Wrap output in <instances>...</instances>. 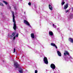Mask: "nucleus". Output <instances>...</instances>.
Segmentation results:
<instances>
[{
  "mask_svg": "<svg viewBox=\"0 0 73 73\" xmlns=\"http://www.w3.org/2000/svg\"><path fill=\"white\" fill-rule=\"evenodd\" d=\"M12 13L13 14V21L14 23V25L13 26V29H14V31L16 30V21H15V13L13 11H12Z\"/></svg>",
  "mask_w": 73,
  "mask_h": 73,
  "instance_id": "f257e3e1",
  "label": "nucleus"
},
{
  "mask_svg": "<svg viewBox=\"0 0 73 73\" xmlns=\"http://www.w3.org/2000/svg\"><path fill=\"white\" fill-rule=\"evenodd\" d=\"M44 63L46 64H48V59L46 57H44Z\"/></svg>",
  "mask_w": 73,
  "mask_h": 73,
  "instance_id": "f03ea898",
  "label": "nucleus"
},
{
  "mask_svg": "<svg viewBox=\"0 0 73 73\" xmlns=\"http://www.w3.org/2000/svg\"><path fill=\"white\" fill-rule=\"evenodd\" d=\"M24 23L25 24H26L28 26H31L30 24L29 23V22L26 20H24Z\"/></svg>",
  "mask_w": 73,
  "mask_h": 73,
  "instance_id": "7ed1b4c3",
  "label": "nucleus"
},
{
  "mask_svg": "<svg viewBox=\"0 0 73 73\" xmlns=\"http://www.w3.org/2000/svg\"><path fill=\"white\" fill-rule=\"evenodd\" d=\"M14 65L15 66H16V68H19V64H18L17 62H14Z\"/></svg>",
  "mask_w": 73,
  "mask_h": 73,
  "instance_id": "20e7f679",
  "label": "nucleus"
},
{
  "mask_svg": "<svg viewBox=\"0 0 73 73\" xmlns=\"http://www.w3.org/2000/svg\"><path fill=\"white\" fill-rule=\"evenodd\" d=\"M50 67L51 68H52L53 69H56V66H55L54 64H51Z\"/></svg>",
  "mask_w": 73,
  "mask_h": 73,
  "instance_id": "39448f33",
  "label": "nucleus"
},
{
  "mask_svg": "<svg viewBox=\"0 0 73 73\" xmlns=\"http://www.w3.org/2000/svg\"><path fill=\"white\" fill-rule=\"evenodd\" d=\"M68 3L66 4L64 6V9H67L68 7Z\"/></svg>",
  "mask_w": 73,
  "mask_h": 73,
  "instance_id": "423d86ee",
  "label": "nucleus"
},
{
  "mask_svg": "<svg viewBox=\"0 0 73 73\" xmlns=\"http://www.w3.org/2000/svg\"><path fill=\"white\" fill-rule=\"evenodd\" d=\"M49 9H50L51 11H52V10H53V7L50 5H49Z\"/></svg>",
  "mask_w": 73,
  "mask_h": 73,
  "instance_id": "0eeeda50",
  "label": "nucleus"
},
{
  "mask_svg": "<svg viewBox=\"0 0 73 73\" xmlns=\"http://www.w3.org/2000/svg\"><path fill=\"white\" fill-rule=\"evenodd\" d=\"M57 53H58V54L59 56H61V52H60V51H57Z\"/></svg>",
  "mask_w": 73,
  "mask_h": 73,
  "instance_id": "6e6552de",
  "label": "nucleus"
},
{
  "mask_svg": "<svg viewBox=\"0 0 73 73\" xmlns=\"http://www.w3.org/2000/svg\"><path fill=\"white\" fill-rule=\"evenodd\" d=\"M31 36L32 38H35V35L33 33L31 34Z\"/></svg>",
  "mask_w": 73,
  "mask_h": 73,
  "instance_id": "1a4fd4ad",
  "label": "nucleus"
},
{
  "mask_svg": "<svg viewBox=\"0 0 73 73\" xmlns=\"http://www.w3.org/2000/svg\"><path fill=\"white\" fill-rule=\"evenodd\" d=\"M69 40L71 42H72V43H73V39L70 38H69Z\"/></svg>",
  "mask_w": 73,
  "mask_h": 73,
  "instance_id": "9d476101",
  "label": "nucleus"
},
{
  "mask_svg": "<svg viewBox=\"0 0 73 73\" xmlns=\"http://www.w3.org/2000/svg\"><path fill=\"white\" fill-rule=\"evenodd\" d=\"M49 34L50 36H52L53 35V33L52 31L50 32L49 33Z\"/></svg>",
  "mask_w": 73,
  "mask_h": 73,
  "instance_id": "9b49d317",
  "label": "nucleus"
},
{
  "mask_svg": "<svg viewBox=\"0 0 73 73\" xmlns=\"http://www.w3.org/2000/svg\"><path fill=\"white\" fill-rule=\"evenodd\" d=\"M19 69L20 70H19L20 73H23V69H21V68H19Z\"/></svg>",
  "mask_w": 73,
  "mask_h": 73,
  "instance_id": "f8f14e48",
  "label": "nucleus"
},
{
  "mask_svg": "<svg viewBox=\"0 0 73 73\" xmlns=\"http://www.w3.org/2000/svg\"><path fill=\"white\" fill-rule=\"evenodd\" d=\"M62 2L61 3V5H64V4L65 3V2H64V0H62Z\"/></svg>",
  "mask_w": 73,
  "mask_h": 73,
  "instance_id": "ddd939ff",
  "label": "nucleus"
},
{
  "mask_svg": "<svg viewBox=\"0 0 73 73\" xmlns=\"http://www.w3.org/2000/svg\"><path fill=\"white\" fill-rule=\"evenodd\" d=\"M65 52L66 54H67V55L69 56V53L67 51H65Z\"/></svg>",
  "mask_w": 73,
  "mask_h": 73,
  "instance_id": "4468645a",
  "label": "nucleus"
},
{
  "mask_svg": "<svg viewBox=\"0 0 73 73\" xmlns=\"http://www.w3.org/2000/svg\"><path fill=\"white\" fill-rule=\"evenodd\" d=\"M3 2L6 5H8V3H7V2L6 1H3Z\"/></svg>",
  "mask_w": 73,
  "mask_h": 73,
  "instance_id": "2eb2a0df",
  "label": "nucleus"
},
{
  "mask_svg": "<svg viewBox=\"0 0 73 73\" xmlns=\"http://www.w3.org/2000/svg\"><path fill=\"white\" fill-rule=\"evenodd\" d=\"M15 33L13 32L12 33L11 35L12 36H15Z\"/></svg>",
  "mask_w": 73,
  "mask_h": 73,
  "instance_id": "dca6fc26",
  "label": "nucleus"
},
{
  "mask_svg": "<svg viewBox=\"0 0 73 73\" xmlns=\"http://www.w3.org/2000/svg\"><path fill=\"white\" fill-rule=\"evenodd\" d=\"M51 45H52V46H55V45H56V44H54V43H51Z\"/></svg>",
  "mask_w": 73,
  "mask_h": 73,
  "instance_id": "f3484780",
  "label": "nucleus"
},
{
  "mask_svg": "<svg viewBox=\"0 0 73 73\" xmlns=\"http://www.w3.org/2000/svg\"><path fill=\"white\" fill-rule=\"evenodd\" d=\"M0 5L2 6V7L4 6V5L3 4V3L0 2Z\"/></svg>",
  "mask_w": 73,
  "mask_h": 73,
  "instance_id": "a211bd4d",
  "label": "nucleus"
},
{
  "mask_svg": "<svg viewBox=\"0 0 73 73\" xmlns=\"http://www.w3.org/2000/svg\"><path fill=\"white\" fill-rule=\"evenodd\" d=\"M13 37V36L12 35H10L9 36V38H12Z\"/></svg>",
  "mask_w": 73,
  "mask_h": 73,
  "instance_id": "6ab92c4d",
  "label": "nucleus"
},
{
  "mask_svg": "<svg viewBox=\"0 0 73 73\" xmlns=\"http://www.w3.org/2000/svg\"><path fill=\"white\" fill-rule=\"evenodd\" d=\"M16 36V37H18V36H19V33H17Z\"/></svg>",
  "mask_w": 73,
  "mask_h": 73,
  "instance_id": "aec40b11",
  "label": "nucleus"
},
{
  "mask_svg": "<svg viewBox=\"0 0 73 73\" xmlns=\"http://www.w3.org/2000/svg\"><path fill=\"white\" fill-rule=\"evenodd\" d=\"M38 71H37V70H36L35 71V73H37Z\"/></svg>",
  "mask_w": 73,
  "mask_h": 73,
  "instance_id": "412c9836",
  "label": "nucleus"
},
{
  "mask_svg": "<svg viewBox=\"0 0 73 73\" xmlns=\"http://www.w3.org/2000/svg\"><path fill=\"white\" fill-rule=\"evenodd\" d=\"M64 55L65 56H66L67 55V54H66V53L64 52Z\"/></svg>",
  "mask_w": 73,
  "mask_h": 73,
  "instance_id": "4be33fe9",
  "label": "nucleus"
},
{
  "mask_svg": "<svg viewBox=\"0 0 73 73\" xmlns=\"http://www.w3.org/2000/svg\"><path fill=\"white\" fill-rule=\"evenodd\" d=\"M28 5H31V2H29L28 3Z\"/></svg>",
  "mask_w": 73,
  "mask_h": 73,
  "instance_id": "5701e85b",
  "label": "nucleus"
},
{
  "mask_svg": "<svg viewBox=\"0 0 73 73\" xmlns=\"http://www.w3.org/2000/svg\"><path fill=\"white\" fill-rule=\"evenodd\" d=\"M54 46H55V47L56 49H57V46H56V44Z\"/></svg>",
  "mask_w": 73,
  "mask_h": 73,
  "instance_id": "b1692460",
  "label": "nucleus"
},
{
  "mask_svg": "<svg viewBox=\"0 0 73 73\" xmlns=\"http://www.w3.org/2000/svg\"><path fill=\"white\" fill-rule=\"evenodd\" d=\"M16 50L15 49V48L14 49V52H13V53L15 52V51Z\"/></svg>",
  "mask_w": 73,
  "mask_h": 73,
  "instance_id": "393cba45",
  "label": "nucleus"
},
{
  "mask_svg": "<svg viewBox=\"0 0 73 73\" xmlns=\"http://www.w3.org/2000/svg\"><path fill=\"white\" fill-rule=\"evenodd\" d=\"M15 38H16V36H14L13 40H15Z\"/></svg>",
  "mask_w": 73,
  "mask_h": 73,
  "instance_id": "a878e982",
  "label": "nucleus"
},
{
  "mask_svg": "<svg viewBox=\"0 0 73 73\" xmlns=\"http://www.w3.org/2000/svg\"><path fill=\"white\" fill-rule=\"evenodd\" d=\"M69 12V10H67L65 12L66 13H67V12Z\"/></svg>",
  "mask_w": 73,
  "mask_h": 73,
  "instance_id": "bb28decb",
  "label": "nucleus"
},
{
  "mask_svg": "<svg viewBox=\"0 0 73 73\" xmlns=\"http://www.w3.org/2000/svg\"><path fill=\"white\" fill-rule=\"evenodd\" d=\"M14 9L15 10H17V8L15 7H14Z\"/></svg>",
  "mask_w": 73,
  "mask_h": 73,
  "instance_id": "cd10ccee",
  "label": "nucleus"
},
{
  "mask_svg": "<svg viewBox=\"0 0 73 73\" xmlns=\"http://www.w3.org/2000/svg\"><path fill=\"white\" fill-rule=\"evenodd\" d=\"M52 26L53 27H54V26H55V25H54V24H53Z\"/></svg>",
  "mask_w": 73,
  "mask_h": 73,
  "instance_id": "c85d7f7f",
  "label": "nucleus"
},
{
  "mask_svg": "<svg viewBox=\"0 0 73 73\" xmlns=\"http://www.w3.org/2000/svg\"><path fill=\"white\" fill-rule=\"evenodd\" d=\"M10 9H11V6L9 7Z\"/></svg>",
  "mask_w": 73,
  "mask_h": 73,
  "instance_id": "c756f323",
  "label": "nucleus"
}]
</instances>
